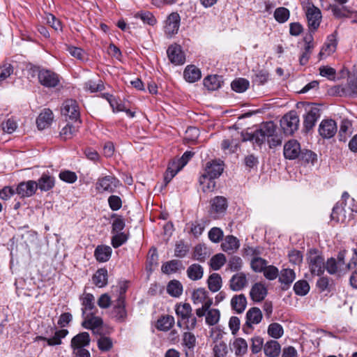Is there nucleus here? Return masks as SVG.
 Listing matches in <instances>:
<instances>
[{"mask_svg":"<svg viewBox=\"0 0 357 357\" xmlns=\"http://www.w3.org/2000/svg\"><path fill=\"white\" fill-rule=\"evenodd\" d=\"M68 334L67 329H61L55 332L53 337L47 339V342L49 346L60 345L62 343L61 340Z\"/></svg>","mask_w":357,"mask_h":357,"instance_id":"c03bdc74","label":"nucleus"},{"mask_svg":"<svg viewBox=\"0 0 357 357\" xmlns=\"http://www.w3.org/2000/svg\"><path fill=\"white\" fill-rule=\"evenodd\" d=\"M93 282L98 287H103L107 284V271L105 268L98 269L93 276Z\"/></svg>","mask_w":357,"mask_h":357,"instance_id":"c9c22d12","label":"nucleus"},{"mask_svg":"<svg viewBox=\"0 0 357 357\" xmlns=\"http://www.w3.org/2000/svg\"><path fill=\"white\" fill-rule=\"evenodd\" d=\"M67 51L70 53V54L72 56L77 59L78 60H79L81 61H84L87 59L86 54L82 49H81L79 47H74V46H68Z\"/></svg>","mask_w":357,"mask_h":357,"instance_id":"4d7b16f0","label":"nucleus"},{"mask_svg":"<svg viewBox=\"0 0 357 357\" xmlns=\"http://www.w3.org/2000/svg\"><path fill=\"white\" fill-rule=\"evenodd\" d=\"M226 262V257L223 254H217L214 255L210 261L211 267L213 270H219Z\"/></svg>","mask_w":357,"mask_h":357,"instance_id":"864d4df0","label":"nucleus"},{"mask_svg":"<svg viewBox=\"0 0 357 357\" xmlns=\"http://www.w3.org/2000/svg\"><path fill=\"white\" fill-rule=\"evenodd\" d=\"M180 268H183L182 263L176 259L167 261L162 266V271L166 274L176 273Z\"/></svg>","mask_w":357,"mask_h":357,"instance_id":"79ce46f5","label":"nucleus"},{"mask_svg":"<svg viewBox=\"0 0 357 357\" xmlns=\"http://www.w3.org/2000/svg\"><path fill=\"white\" fill-rule=\"evenodd\" d=\"M267 333L271 337L278 340L283 336L284 328L280 324L273 322L268 325Z\"/></svg>","mask_w":357,"mask_h":357,"instance_id":"4c0bfd02","label":"nucleus"},{"mask_svg":"<svg viewBox=\"0 0 357 357\" xmlns=\"http://www.w3.org/2000/svg\"><path fill=\"white\" fill-rule=\"evenodd\" d=\"M266 266V261L261 257H255L251 261V268L255 272H263Z\"/></svg>","mask_w":357,"mask_h":357,"instance_id":"052dcab7","label":"nucleus"},{"mask_svg":"<svg viewBox=\"0 0 357 357\" xmlns=\"http://www.w3.org/2000/svg\"><path fill=\"white\" fill-rule=\"evenodd\" d=\"M301 151L300 144L296 140H289L284 146V155L287 159L294 160L298 158Z\"/></svg>","mask_w":357,"mask_h":357,"instance_id":"dca6fc26","label":"nucleus"},{"mask_svg":"<svg viewBox=\"0 0 357 357\" xmlns=\"http://www.w3.org/2000/svg\"><path fill=\"white\" fill-rule=\"evenodd\" d=\"M84 89L90 91L91 93H95L102 91L104 89V85L101 80H98V82L93 80H89L84 84Z\"/></svg>","mask_w":357,"mask_h":357,"instance_id":"13d9d810","label":"nucleus"},{"mask_svg":"<svg viewBox=\"0 0 357 357\" xmlns=\"http://www.w3.org/2000/svg\"><path fill=\"white\" fill-rule=\"evenodd\" d=\"M112 250L108 245H98L94 252V256L99 262L107 261L112 255Z\"/></svg>","mask_w":357,"mask_h":357,"instance_id":"cd10ccee","label":"nucleus"},{"mask_svg":"<svg viewBox=\"0 0 357 357\" xmlns=\"http://www.w3.org/2000/svg\"><path fill=\"white\" fill-rule=\"evenodd\" d=\"M167 291L173 297H178L183 292V286L178 280H171L167 286Z\"/></svg>","mask_w":357,"mask_h":357,"instance_id":"ea45409f","label":"nucleus"},{"mask_svg":"<svg viewBox=\"0 0 357 357\" xmlns=\"http://www.w3.org/2000/svg\"><path fill=\"white\" fill-rule=\"evenodd\" d=\"M91 338L89 333L82 332L74 336L70 342V347L74 348H84L89 345Z\"/></svg>","mask_w":357,"mask_h":357,"instance_id":"5701e85b","label":"nucleus"},{"mask_svg":"<svg viewBox=\"0 0 357 357\" xmlns=\"http://www.w3.org/2000/svg\"><path fill=\"white\" fill-rule=\"evenodd\" d=\"M183 77L189 83H194L198 81L201 77V71L195 66H188L183 72Z\"/></svg>","mask_w":357,"mask_h":357,"instance_id":"7c9ffc66","label":"nucleus"},{"mask_svg":"<svg viewBox=\"0 0 357 357\" xmlns=\"http://www.w3.org/2000/svg\"><path fill=\"white\" fill-rule=\"evenodd\" d=\"M264 353L266 357H278L281 353V345L276 340H268L264 345Z\"/></svg>","mask_w":357,"mask_h":357,"instance_id":"4be33fe9","label":"nucleus"},{"mask_svg":"<svg viewBox=\"0 0 357 357\" xmlns=\"http://www.w3.org/2000/svg\"><path fill=\"white\" fill-rule=\"evenodd\" d=\"M249 82L244 78L234 79L231 83V89L237 93H243L249 87Z\"/></svg>","mask_w":357,"mask_h":357,"instance_id":"49530a36","label":"nucleus"},{"mask_svg":"<svg viewBox=\"0 0 357 357\" xmlns=\"http://www.w3.org/2000/svg\"><path fill=\"white\" fill-rule=\"evenodd\" d=\"M228 206L227 200L222 196L215 197L211 201L210 215L213 219H218L225 213Z\"/></svg>","mask_w":357,"mask_h":357,"instance_id":"6e6552de","label":"nucleus"},{"mask_svg":"<svg viewBox=\"0 0 357 357\" xmlns=\"http://www.w3.org/2000/svg\"><path fill=\"white\" fill-rule=\"evenodd\" d=\"M223 170V164L222 162L211 161L206 163L202 174L211 178H217L222 174Z\"/></svg>","mask_w":357,"mask_h":357,"instance_id":"a211bd4d","label":"nucleus"},{"mask_svg":"<svg viewBox=\"0 0 357 357\" xmlns=\"http://www.w3.org/2000/svg\"><path fill=\"white\" fill-rule=\"evenodd\" d=\"M238 247V240L234 236H226L225 241L222 243V250L225 252L236 250Z\"/></svg>","mask_w":357,"mask_h":357,"instance_id":"37998d69","label":"nucleus"},{"mask_svg":"<svg viewBox=\"0 0 357 357\" xmlns=\"http://www.w3.org/2000/svg\"><path fill=\"white\" fill-rule=\"evenodd\" d=\"M227 353V347L223 341L215 343L213 347L214 357H225Z\"/></svg>","mask_w":357,"mask_h":357,"instance_id":"0e129e2a","label":"nucleus"},{"mask_svg":"<svg viewBox=\"0 0 357 357\" xmlns=\"http://www.w3.org/2000/svg\"><path fill=\"white\" fill-rule=\"evenodd\" d=\"M294 290L298 296H305L310 291V285L306 280H298L294 284Z\"/></svg>","mask_w":357,"mask_h":357,"instance_id":"3c124183","label":"nucleus"},{"mask_svg":"<svg viewBox=\"0 0 357 357\" xmlns=\"http://www.w3.org/2000/svg\"><path fill=\"white\" fill-rule=\"evenodd\" d=\"M61 114L71 120L75 123H81L79 120V107L76 100L68 99L65 100L61 108Z\"/></svg>","mask_w":357,"mask_h":357,"instance_id":"f03ea898","label":"nucleus"},{"mask_svg":"<svg viewBox=\"0 0 357 357\" xmlns=\"http://www.w3.org/2000/svg\"><path fill=\"white\" fill-rule=\"evenodd\" d=\"M298 158L305 164L311 163L312 165H314L317 160V154L310 150H301Z\"/></svg>","mask_w":357,"mask_h":357,"instance_id":"09e8293b","label":"nucleus"},{"mask_svg":"<svg viewBox=\"0 0 357 357\" xmlns=\"http://www.w3.org/2000/svg\"><path fill=\"white\" fill-rule=\"evenodd\" d=\"M36 181L30 180L19 183L16 188V193L20 195V197H29L36 193Z\"/></svg>","mask_w":357,"mask_h":357,"instance_id":"ddd939ff","label":"nucleus"},{"mask_svg":"<svg viewBox=\"0 0 357 357\" xmlns=\"http://www.w3.org/2000/svg\"><path fill=\"white\" fill-rule=\"evenodd\" d=\"M267 294V289L261 282L255 283L251 288L250 295L251 298L256 302L261 301Z\"/></svg>","mask_w":357,"mask_h":357,"instance_id":"bb28decb","label":"nucleus"},{"mask_svg":"<svg viewBox=\"0 0 357 357\" xmlns=\"http://www.w3.org/2000/svg\"><path fill=\"white\" fill-rule=\"evenodd\" d=\"M261 132L268 138L273 137L275 132V126L274 123L273 122H267L261 125L259 129V133Z\"/></svg>","mask_w":357,"mask_h":357,"instance_id":"774afa93","label":"nucleus"},{"mask_svg":"<svg viewBox=\"0 0 357 357\" xmlns=\"http://www.w3.org/2000/svg\"><path fill=\"white\" fill-rule=\"evenodd\" d=\"M175 311L177 316L179 317L181 320H183L189 317L192 313V307L189 303H179L176 305Z\"/></svg>","mask_w":357,"mask_h":357,"instance_id":"a18cd8bd","label":"nucleus"},{"mask_svg":"<svg viewBox=\"0 0 357 357\" xmlns=\"http://www.w3.org/2000/svg\"><path fill=\"white\" fill-rule=\"evenodd\" d=\"M337 130L336 122L332 119L321 121L319 126V133L324 139L333 137L337 132Z\"/></svg>","mask_w":357,"mask_h":357,"instance_id":"9b49d317","label":"nucleus"},{"mask_svg":"<svg viewBox=\"0 0 357 357\" xmlns=\"http://www.w3.org/2000/svg\"><path fill=\"white\" fill-rule=\"evenodd\" d=\"M222 278L218 273L211 274L208 279V287L212 292L218 291L222 287Z\"/></svg>","mask_w":357,"mask_h":357,"instance_id":"a19ab883","label":"nucleus"},{"mask_svg":"<svg viewBox=\"0 0 357 357\" xmlns=\"http://www.w3.org/2000/svg\"><path fill=\"white\" fill-rule=\"evenodd\" d=\"M192 300L195 305L201 304L200 307H207L213 304V299L209 297L208 292L203 288L197 289L193 291Z\"/></svg>","mask_w":357,"mask_h":357,"instance_id":"f8f14e48","label":"nucleus"},{"mask_svg":"<svg viewBox=\"0 0 357 357\" xmlns=\"http://www.w3.org/2000/svg\"><path fill=\"white\" fill-rule=\"evenodd\" d=\"M79 124L80 123H75V122L67 123L60 131L61 138L63 140L72 139L78 132Z\"/></svg>","mask_w":357,"mask_h":357,"instance_id":"a878e982","label":"nucleus"},{"mask_svg":"<svg viewBox=\"0 0 357 357\" xmlns=\"http://www.w3.org/2000/svg\"><path fill=\"white\" fill-rule=\"evenodd\" d=\"M251 351L253 354H258L264 349V339L260 336H255L251 339Z\"/></svg>","mask_w":357,"mask_h":357,"instance_id":"e2e57ef3","label":"nucleus"},{"mask_svg":"<svg viewBox=\"0 0 357 357\" xmlns=\"http://www.w3.org/2000/svg\"><path fill=\"white\" fill-rule=\"evenodd\" d=\"M223 236V231L219 227H213L208 231V238L213 243H219Z\"/></svg>","mask_w":357,"mask_h":357,"instance_id":"338daca9","label":"nucleus"},{"mask_svg":"<svg viewBox=\"0 0 357 357\" xmlns=\"http://www.w3.org/2000/svg\"><path fill=\"white\" fill-rule=\"evenodd\" d=\"M120 185V181L114 176L108 175L99 177L96 183V190L99 193H112Z\"/></svg>","mask_w":357,"mask_h":357,"instance_id":"7ed1b4c3","label":"nucleus"},{"mask_svg":"<svg viewBox=\"0 0 357 357\" xmlns=\"http://www.w3.org/2000/svg\"><path fill=\"white\" fill-rule=\"evenodd\" d=\"M305 15L310 31H316L320 25L322 18L320 9L313 4H309L306 8Z\"/></svg>","mask_w":357,"mask_h":357,"instance_id":"423d86ee","label":"nucleus"},{"mask_svg":"<svg viewBox=\"0 0 357 357\" xmlns=\"http://www.w3.org/2000/svg\"><path fill=\"white\" fill-rule=\"evenodd\" d=\"M181 169L174 162L169 166L164 176L165 186H166L170 181L175 176Z\"/></svg>","mask_w":357,"mask_h":357,"instance_id":"bf43d9fd","label":"nucleus"},{"mask_svg":"<svg viewBox=\"0 0 357 357\" xmlns=\"http://www.w3.org/2000/svg\"><path fill=\"white\" fill-rule=\"evenodd\" d=\"M325 268L328 273L333 275L337 273L339 269L343 268L338 264L337 260L335 258L331 257L327 260L325 264Z\"/></svg>","mask_w":357,"mask_h":357,"instance_id":"69168bd1","label":"nucleus"},{"mask_svg":"<svg viewBox=\"0 0 357 357\" xmlns=\"http://www.w3.org/2000/svg\"><path fill=\"white\" fill-rule=\"evenodd\" d=\"M135 17L136 18H140L144 23L151 26L155 25L157 22L156 18L149 11L137 13Z\"/></svg>","mask_w":357,"mask_h":357,"instance_id":"5fc2aeb1","label":"nucleus"},{"mask_svg":"<svg viewBox=\"0 0 357 357\" xmlns=\"http://www.w3.org/2000/svg\"><path fill=\"white\" fill-rule=\"evenodd\" d=\"M112 218H114L112 225V232L113 234L121 232L126 225L124 219L121 216L117 215L116 214H113Z\"/></svg>","mask_w":357,"mask_h":357,"instance_id":"6e6d98bb","label":"nucleus"},{"mask_svg":"<svg viewBox=\"0 0 357 357\" xmlns=\"http://www.w3.org/2000/svg\"><path fill=\"white\" fill-rule=\"evenodd\" d=\"M262 319V313L259 308L251 307L246 313V321L243 330L246 328H252V325L258 324Z\"/></svg>","mask_w":357,"mask_h":357,"instance_id":"f3484780","label":"nucleus"},{"mask_svg":"<svg viewBox=\"0 0 357 357\" xmlns=\"http://www.w3.org/2000/svg\"><path fill=\"white\" fill-rule=\"evenodd\" d=\"M112 316L119 322H123L127 317L125 298H118L114 304Z\"/></svg>","mask_w":357,"mask_h":357,"instance_id":"4468645a","label":"nucleus"},{"mask_svg":"<svg viewBox=\"0 0 357 357\" xmlns=\"http://www.w3.org/2000/svg\"><path fill=\"white\" fill-rule=\"evenodd\" d=\"M333 15L336 18L348 17L350 10L345 6L331 5Z\"/></svg>","mask_w":357,"mask_h":357,"instance_id":"603ef678","label":"nucleus"},{"mask_svg":"<svg viewBox=\"0 0 357 357\" xmlns=\"http://www.w3.org/2000/svg\"><path fill=\"white\" fill-rule=\"evenodd\" d=\"M247 305V299L244 294L235 295L231 300V306L237 313H242Z\"/></svg>","mask_w":357,"mask_h":357,"instance_id":"2f4dec72","label":"nucleus"},{"mask_svg":"<svg viewBox=\"0 0 357 357\" xmlns=\"http://www.w3.org/2000/svg\"><path fill=\"white\" fill-rule=\"evenodd\" d=\"M181 17L178 13H172L165 22L164 31L167 37H172L178 31Z\"/></svg>","mask_w":357,"mask_h":357,"instance_id":"9d476101","label":"nucleus"},{"mask_svg":"<svg viewBox=\"0 0 357 357\" xmlns=\"http://www.w3.org/2000/svg\"><path fill=\"white\" fill-rule=\"evenodd\" d=\"M307 262L312 274L320 275L324 273L325 269L324 259L317 253L316 250H311L310 252Z\"/></svg>","mask_w":357,"mask_h":357,"instance_id":"1a4fd4ad","label":"nucleus"},{"mask_svg":"<svg viewBox=\"0 0 357 357\" xmlns=\"http://www.w3.org/2000/svg\"><path fill=\"white\" fill-rule=\"evenodd\" d=\"M167 53L169 61L172 63L182 65L185 63V58L180 45H170L167 49Z\"/></svg>","mask_w":357,"mask_h":357,"instance_id":"2eb2a0df","label":"nucleus"},{"mask_svg":"<svg viewBox=\"0 0 357 357\" xmlns=\"http://www.w3.org/2000/svg\"><path fill=\"white\" fill-rule=\"evenodd\" d=\"M174 324V318L171 315H165L160 317L155 324L158 330L161 331H169Z\"/></svg>","mask_w":357,"mask_h":357,"instance_id":"f704fd0d","label":"nucleus"},{"mask_svg":"<svg viewBox=\"0 0 357 357\" xmlns=\"http://www.w3.org/2000/svg\"><path fill=\"white\" fill-rule=\"evenodd\" d=\"M222 83V77L218 75H208L204 79V85L209 91L218 89L220 88Z\"/></svg>","mask_w":357,"mask_h":357,"instance_id":"72a5a7b5","label":"nucleus"},{"mask_svg":"<svg viewBox=\"0 0 357 357\" xmlns=\"http://www.w3.org/2000/svg\"><path fill=\"white\" fill-rule=\"evenodd\" d=\"M54 119V114L51 109H45L36 119L37 127L39 130H43L49 127Z\"/></svg>","mask_w":357,"mask_h":357,"instance_id":"aec40b11","label":"nucleus"},{"mask_svg":"<svg viewBox=\"0 0 357 357\" xmlns=\"http://www.w3.org/2000/svg\"><path fill=\"white\" fill-rule=\"evenodd\" d=\"M112 238V245L114 248H117L125 243L128 240V236L124 232L114 233Z\"/></svg>","mask_w":357,"mask_h":357,"instance_id":"680f3d73","label":"nucleus"},{"mask_svg":"<svg viewBox=\"0 0 357 357\" xmlns=\"http://www.w3.org/2000/svg\"><path fill=\"white\" fill-rule=\"evenodd\" d=\"M352 132V123L348 119H343L341 121L340 131H339V139L340 141L345 142L347 137Z\"/></svg>","mask_w":357,"mask_h":357,"instance_id":"e433bc0d","label":"nucleus"},{"mask_svg":"<svg viewBox=\"0 0 357 357\" xmlns=\"http://www.w3.org/2000/svg\"><path fill=\"white\" fill-rule=\"evenodd\" d=\"M357 211V206L355 204L347 206L337 203L333 208L331 217L337 222L344 223L353 218L354 212Z\"/></svg>","mask_w":357,"mask_h":357,"instance_id":"f257e3e1","label":"nucleus"},{"mask_svg":"<svg viewBox=\"0 0 357 357\" xmlns=\"http://www.w3.org/2000/svg\"><path fill=\"white\" fill-rule=\"evenodd\" d=\"M204 270L201 265L193 264L187 269V275L192 280H198L203 277Z\"/></svg>","mask_w":357,"mask_h":357,"instance_id":"58836bf2","label":"nucleus"},{"mask_svg":"<svg viewBox=\"0 0 357 357\" xmlns=\"http://www.w3.org/2000/svg\"><path fill=\"white\" fill-rule=\"evenodd\" d=\"M337 46V35L336 32L328 36L327 41L324 47L320 51V56H328L333 53Z\"/></svg>","mask_w":357,"mask_h":357,"instance_id":"c756f323","label":"nucleus"},{"mask_svg":"<svg viewBox=\"0 0 357 357\" xmlns=\"http://www.w3.org/2000/svg\"><path fill=\"white\" fill-rule=\"evenodd\" d=\"M80 301L82 302V316L84 317L88 311L91 312L93 310L96 309L94 302L95 298L93 294L90 293H84L80 297Z\"/></svg>","mask_w":357,"mask_h":357,"instance_id":"393cba45","label":"nucleus"},{"mask_svg":"<svg viewBox=\"0 0 357 357\" xmlns=\"http://www.w3.org/2000/svg\"><path fill=\"white\" fill-rule=\"evenodd\" d=\"M320 116V109L317 107H311L307 112L304 118V127L307 130L312 129L317 119Z\"/></svg>","mask_w":357,"mask_h":357,"instance_id":"412c9836","label":"nucleus"},{"mask_svg":"<svg viewBox=\"0 0 357 357\" xmlns=\"http://www.w3.org/2000/svg\"><path fill=\"white\" fill-rule=\"evenodd\" d=\"M290 16L289 10L284 7H280L275 9L274 12V18L279 23L286 22Z\"/></svg>","mask_w":357,"mask_h":357,"instance_id":"de8ad7c7","label":"nucleus"},{"mask_svg":"<svg viewBox=\"0 0 357 357\" xmlns=\"http://www.w3.org/2000/svg\"><path fill=\"white\" fill-rule=\"evenodd\" d=\"M296 278L295 272L290 268H284L279 275V281L283 285L282 289L287 290Z\"/></svg>","mask_w":357,"mask_h":357,"instance_id":"b1692460","label":"nucleus"},{"mask_svg":"<svg viewBox=\"0 0 357 357\" xmlns=\"http://www.w3.org/2000/svg\"><path fill=\"white\" fill-rule=\"evenodd\" d=\"M215 179V178H211L204 174H201L199 179V183L204 192H211L214 191L216 186V182Z\"/></svg>","mask_w":357,"mask_h":357,"instance_id":"473e14b6","label":"nucleus"},{"mask_svg":"<svg viewBox=\"0 0 357 357\" xmlns=\"http://www.w3.org/2000/svg\"><path fill=\"white\" fill-rule=\"evenodd\" d=\"M36 183L37 188H39L41 191H48L54 187L55 179L54 177L49 174H43Z\"/></svg>","mask_w":357,"mask_h":357,"instance_id":"c85d7f7f","label":"nucleus"},{"mask_svg":"<svg viewBox=\"0 0 357 357\" xmlns=\"http://www.w3.org/2000/svg\"><path fill=\"white\" fill-rule=\"evenodd\" d=\"M196 315L201 318L205 317V322L208 326L216 325L220 319V311L211 306L207 307H199L195 310Z\"/></svg>","mask_w":357,"mask_h":357,"instance_id":"0eeeda50","label":"nucleus"},{"mask_svg":"<svg viewBox=\"0 0 357 357\" xmlns=\"http://www.w3.org/2000/svg\"><path fill=\"white\" fill-rule=\"evenodd\" d=\"M299 118L296 113L291 111L285 114L280 120V126L287 135H292L298 130Z\"/></svg>","mask_w":357,"mask_h":357,"instance_id":"20e7f679","label":"nucleus"},{"mask_svg":"<svg viewBox=\"0 0 357 357\" xmlns=\"http://www.w3.org/2000/svg\"><path fill=\"white\" fill-rule=\"evenodd\" d=\"M248 285V280L245 273L241 272L234 275L229 280V287L232 291H238Z\"/></svg>","mask_w":357,"mask_h":357,"instance_id":"6ab92c4d","label":"nucleus"},{"mask_svg":"<svg viewBox=\"0 0 357 357\" xmlns=\"http://www.w3.org/2000/svg\"><path fill=\"white\" fill-rule=\"evenodd\" d=\"M233 346L236 356H243L247 352V342L241 337L236 338L234 342Z\"/></svg>","mask_w":357,"mask_h":357,"instance_id":"8fccbe9b","label":"nucleus"},{"mask_svg":"<svg viewBox=\"0 0 357 357\" xmlns=\"http://www.w3.org/2000/svg\"><path fill=\"white\" fill-rule=\"evenodd\" d=\"M37 75L39 83L47 88L56 87L60 82L59 75L50 70L40 69Z\"/></svg>","mask_w":357,"mask_h":357,"instance_id":"39448f33","label":"nucleus"}]
</instances>
